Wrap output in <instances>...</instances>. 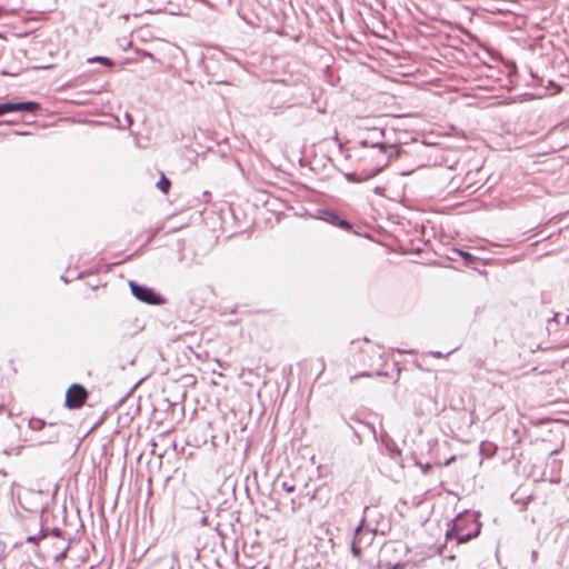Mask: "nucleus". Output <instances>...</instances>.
Masks as SVG:
<instances>
[{"label":"nucleus","mask_w":569,"mask_h":569,"mask_svg":"<svg viewBox=\"0 0 569 569\" xmlns=\"http://www.w3.org/2000/svg\"><path fill=\"white\" fill-rule=\"evenodd\" d=\"M457 252L463 257L465 259H471V254L461 250H457Z\"/></svg>","instance_id":"2eb2a0df"},{"label":"nucleus","mask_w":569,"mask_h":569,"mask_svg":"<svg viewBox=\"0 0 569 569\" xmlns=\"http://www.w3.org/2000/svg\"><path fill=\"white\" fill-rule=\"evenodd\" d=\"M87 62L88 63L99 62V63H102L106 67H112L113 66V61L111 59H109L107 57H101V56L88 58Z\"/></svg>","instance_id":"6e6552de"},{"label":"nucleus","mask_w":569,"mask_h":569,"mask_svg":"<svg viewBox=\"0 0 569 569\" xmlns=\"http://www.w3.org/2000/svg\"><path fill=\"white\" fill-rule=\"evenodd\" d=\"M17 111L16 102H8L0 104V117L8 113Z\"/></svg>","instance_id":"9d476101"},{"label":"nucleus","mask_w":569,"mask_h":569,"mask_svg":"<svg viewBox=\"0 0 569 569\" xmlns=\"http://www.w3.org/2000/svg\"><path fill=\"white\" fill-rule=\"evenodd\" d=\"M565 322H566V323H569V316H566V318H565Z\"/></svg>","instance_id":"4be33fe9"},{"label":"nucleus","mask_w":569,"mask_h":569,"mask_svg":"<svg viewBox=\"0 0 569 569\" xmlns=\"http://www.w3.org/2000/svg\"><path fill=\"white\" fill-rule=\"evenodd\" d=\"M552 320H553V321H558V315H555V317H553V319H552Z\"/></svg>","instance_id":"a878e982"},{"label":"nucleus","mask_w":569,"mask_h":569,"mask_svg":"<svg viewBox=\"0 0 569 569\" xmlns=\"http://www.w3.org/2000/svg\"><path fill=\"white\" fill-rule=\"evenodd\" d=\"M450 353H451V351H450V352H448L447 355H443V353H442V352H440V351H430V355H431L432 357H435V358H445V357L449 356Z\"/></svg>","instance_id":"4468645a"},{"label":"nucleus","mask_w":569,"mask_h":569,"mask_svg":"<svg viewBox=\"0 0 569 569\" xmlns=\"http://www.w3.org/2000/svg\"><path fill=\"white\" fill-rule=\"evenodd\" d=\"M320 362H321V363H320V373H322V372H323V370H325V362H323V360H322V359L320 360Z\"/></svg>","instance_id":"6ab92c4d"},{"label":"nucleus","mask_w":569,"mask_h":569,"mask_svg":"<svg viewBox=\"0 0 569 569\" xmlns=\"http://www.w3.org/2000/svg\"><path fill=\"white\" fill-rule=\"evenodd\" d=\"M132 295L140 301L147 302L150 305H159L162 302L160 296H158L152 289L140 286L133 281L129 282Z\"/></svg>","instance_id":"f03ea898"},{"label":"nucleus","mask_w":569,"mask_h":569,"mask_svg":"<svg viewBox=\"0 0 569 569\" xmlns=\"http://www.w3.org/2000/svg\"><path fill=\"white\" fill-rule=\"evenodd\" d=\"M318 218L332 226H338L345 230L351 229V224L347 220L341 219L337 213L332 211L320 210Z\"/></svg>","instance_id":"423d86ee"},{"label":"nucleus","mask_w":569,"mask_h":569,"mask_svg":"<svg viewBox=\"0 0 569 569\" xmlns=\"http://www.w3.org/2000/svg\"><path fill=\"white\" fill-rule=\"evenodd\" d=\"M360 531H361V528H360V527H358V528L356 529V536H358Z\"/></svg>","instance_id":"412c9836"},{"label":"nucleus","mask_w":569,"mask_h":569,"mask_svg":"<svg viewBox=\"0 0 569 569\" xmlns=\"http://www.w3.org/2000/svg\"><path fill=\"white\" fill-rule=\"evenodd\" d=\"M392 153L393 148L391 146L383 143L373 144L367 154V158L371 159L373 162L372 168H370L367 172L363 173V176L359 178L356 173H348V180L359 182L377 176L388 166L390 159L392 158Z\"/></svg>","instance_id":"f257e3e1"},{"label":"nucleus","mask_w":569,"mask_h":569,"mask_svg":"<svg viewBox=\"0 0 569 569\" xmlns=\"http://www.w3.org/2000/svg\"><path fill=\"white\" fill-rule=\"evenodd\" d=\"M352 552L355 556L359 553V549L357 548L356 543L352 545Z\"/></svg>","instance_id":"a211bd4d"},{"label":"nucleus","mask_w":569,"mask_h":569,"mask_svg":"<svg viewBox=\"0 0 569 569\" xmlns=\"http://www.w3.org/2000/svg\"><path fill=\"white\" fill-rule=\"evenodd\" d=\"M396 551H398V548L395 543H386L382 547L379 560L380 569H402L405 567L400 561L393 562L389 559L390 555Z\"/></svg>","instance_id":"39448f33"},{"label":"nucleus","mask_w":569,"mask_h":569,"mask_svg":"<svg viewBox=\"0 0 569 569\" xmlns=\"http://www.w3.org/2000/svg\"><path fill=\"white\" fill-rule=\"evenodd\" d=\"M68 549H69V547H67L63 551H61V553L57 557V559L64 558L67 556Z\"/></svg>","instance_id":"dca6fc26"},{"label":"nucleus","mask_w":569,"mask_h":569,"mask_svg":"<svg viewBox=\"0 0 569 569\" xmlns=\"http://www.w3.org/2000/svg\"><path fill=\"white\" fill-rule=\"evenodd\" d=\"M88 397L87 390L80 385H72L66 393V406L70 409L80 408Z\"/></svg>","instance_id":"20e7f679"},{"label":"nucleus","mask_w":569,"mask_h":569,"mask_svg":"<svg viewBox=\"0 0 569 569\" xmlns=\"http://www.w3.org/2000/svg\"><path fill=\"white\" fill-rule=\"evenodd\" d=\"M398 547H399V551H403V549H405L403 546L398 545Z\"/></svg>","instance_id":"393cba45"},{"label":"nucleus","mask_w":569,"mask_h":569,"mask_svg":"<svg viewBox=\"0 0 569 569\" xmlns=\"http://www.w3.org/2000/svg\"><path fill=\"white\" fill-rule=\"evenodd\" d=\"M548 139L551 140V149L553 151L561 150L569 146V126H557L549 133Z\"/></svg>","instance_id":"7ed1b4c3"},{"label":"nucleus","mask_w":569,"mask_h":569,"mask_svg":"<svg viewBox=\"0 0 569 569\" xmlns=\"http://www.w3.org/2000/svg\"><path fill=\"white\" fill-rule=\"evenodd\" d=\"M281 488H282L286 492H288V493H292V492H295V490H296L295 485H291V483H289V482H287V481H283V482L281 483Z\"/></svg>","instance_id":"f8f14e48"},{"label":"nucleus","mask_w":569,"mask_h":569,"mask_svg":"<svg viewBox=\"0 0 569 569\" xmlns=\"http://www.w3.org/2000/svg\"><path fill=\"white\" fill-rule=\"evenodd\" d=\"M17 111H33L39 109V103L27 101V102H16Z\"/></svg>","instance_id":"0eeeda50"},{"label":"nucleus","mask_w":569,"mask_h":569,"mask_svg":"<svg viewBox=\"0 0 569 569\" xmlns=\"http://www.w3.org/2000/svg\"><path fill=\"white\" fill-rule=\"evenodd\" d=\"M141 54L147 57V58H150V59H153V54L149 51H141Z\"/></svg>","instance_id":"f3484780"},{"label":"nucleus","mask_w":569,"mask_h":569,"mask_svg":"<svg viewBox=\"0 0 569 569\" xmlns=\"http://www.w3.org/2000/svg\"><path fill=\"white\" fill-rule=\"evenodd\" d=\"M53 532H54L56 536L60 535V531L58 529H56Z\"/></svg>","instance_id":"b1692460"},{"label":"nucleus","mask_w":569,"mask_h":569,"mask_svg":"<svg viewBox=\"0 0 569 569\" xmlns=\"http://www.w3.org/2000/svg\"><path fill=\"white\" fill-rule=\"evenodd\" d=\"M170 186H171V182H170V180L164 174H162L160 180L157 182V187L163 193H168Z\"/></svg>","instance_id":"1a4fd4ad"},{"label":"nucleus","mask_w":569,"mask_h":569,"mask_svg":"<svg viewBox=\"0 0 569 569\" xmlns=\"http://www.w3.org/2000/svg\"><path fill=\"white\" fill-rule=\"evenodd\" d=\"M30 427L33 430H39V429H42L44 427V422H42L41 420H31L30 421Z\"/></svg>","instance_id":"ddd939ff"},{"label":"nucleus","mask_w":569,"mask_h":569,"mask_svg":"<svg viewBox=\"0 0 569 569\" xmlns=\"http://www.w3.org/2000/svg\"><path fill=\"white\" fill-rule=\"evenodd\" d=\"M56 438H57L56 436H51V437L48 439V441H49V442H51V441H53Z\"/></svg>","instance_id":"aec40b11"},{"label":"nucleus","mask_w":569,"mask_h":569,"mask_svg":"<svg viewBox=\"0 0 569 569\" xmlns=\"http://www.w3.org/2000/svg\"><path fill=\"white\" fill-rule=\"evenodd\" d=\"M478 533H479V528H477L475 533H472V535L471 533L463 535L461 532H457L458 542H465V541L471 539L472 537H476Z\"/></svg>","instance_id":"9b49d317"},{"label":"nucleus","mask_w":569,"mask_h":569,"mask_svg":"<svg viewBox=\"0 0 569 569\" xmlns=\"http://www.w3.org/2000/svg\"><path fill=\"white\" fill-rule=\"evenodd\" d=\"M565 322H566V323H569V316H566V318H565Z\"/></svg>","instance_id":"5701e85b"}]
</instances>
